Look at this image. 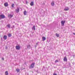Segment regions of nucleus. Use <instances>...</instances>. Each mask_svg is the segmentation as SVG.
I'll return each instance as SVG.
<instances>
[{
	"mask_svg": "<svg viewBox=\"0 0 75 75\" xmlns=\"http://www.w3.org/2000/svg\"><path fill=\"white\" fill-rule=\"evenodd\" d=\"M24 15H26V14H27V12L26 11H25L24 12Z\"/></svg>",
	"mask_w": 75,
	"mask_h": 75,
	"instance_id": "nucleus-16",
	"label": "nucleus"
},
{
	"mask_svg": "<svg viewBox=\"0 0 75 75\" xmlns=\"http://www.w3.org/2000/svg\"><path fill=\"white\" fill-rule=\"evenodd\" d=\"M4 40H7V36L4 35Z\"/></svg>",
	"mask_w": 75,
	"mask_h": 75,
	"instance_id": "nucleus-12",
	"label": "nucleus"
},
{
	"mask_svg": "<svg viewBox=\"0 0 75 75\" xmlns=\"http://www.w3.org/2000/svg\"><path fill=\"white\" fill-rule=\"evenodd\" d=\"M53 75H57V74H53Z\"/></svg>",
	"mask_w": 75,
	"mask_h": 75,
	"instance_id": "nucleus-28",
	"label": "nucleus"
},
{
	"mask_svg": "<svg viewBox=\"0 0 75 75\" xmlns=\"http://www.w3.org/2000/svg\"><path fill=\"white\" fill-rule=\"evenodd\" d=\"M14 4H13L11 5V7H12V8H14Z\"/></svg>",
	"mask_w": 75,
	"mask_h": 75,
	"instance_id": "nucleus-21",
	"label": "nucleus"
},
{
	"mask_svg": "<svg viewBox=\"0 0 75 75\" xmlns=\"http://www.w3.org/2000/svg\"><path fill=\"white\" fill-rule=\"evenodd\" d=\"M69 10V8H68V7H66L64 9V11H68Z\"/></svg>",
	"mask_w": 75,
	"mask_h": 75,
	"instance_id": "nucleus-3",
	"label": "nucleus"
},
{
	"mask_svg": "<svg viewBox=\"0 0 75 75\" xmlns=\"http://www.w3.org/2000/svg\"><path fill=\"white\" fill-rule=\"evenodd\" d=\"M0 18H5V16H4V15H1L0 16Z\"/></svg>",
	"mask_w": 75,
	"mask_h": 75,
	"instance_id": "nucleus-2",
	"label": "nucleus"
},
{
	"mask_svg": "<svg viewBox=\"0 0 75 75\" xmlns=\"http://www.w3.org/2000/svg\"><path fill=\"white\" fill-rule=\"evenodd\" d=\"M26 4H27V3H28V2L27 1H26Z\"/></svg>",
	"mask_w": 75,
	"mask_h": 75,
	"instance_id": "nucleus-27",
	"label": "nucleus"
},
{
	"mask_svg": "<svg viewBox=\"0 0 75 75\" xmlns=\"http://www.w3.org/2000/svg\"><path fill=\"white\" fill-rule=\"evenodd\" d=\"M58 61H59L58 60H56L55 61V63H57V62H58Z\"/></svg>",
	"mask_w": 75,
	"mask_h": 75,
	"instance_id": "nucleus-23",
	"label": "nucleus"
},
{
	"mask_svg": "<svg viewBox=\"0 0 75 75\" xmlns=\"http://www.w3.org/2000/svg\"><path fill=\"white\" fill-rule=\"evenodd\" d=\"M56 36H57V37H59V34H58L57 33L56 34Z\"/></svg>",
	"mask_w": 75,
	"mask_h": 75,
	"instance_id": "nucleus-19",
	"label": "nucleus"
},
{
	"mask_svg": "<svg viewBox=\"0 0 75 75\" xmlns=\"http://www.w3.org/2000/svg\"><path fill=\"white\" fill-rule=\"evenodd\" d=\"M8 36L9 37H10L11 36V34H9L8 35Z\"/></svg>",
	"mask_w": 75,
	"mask_h": 75,
	"instance_id": "nucleus-18",
	"label": "nucleus"
},
{
	"mask_svg": "<svg viewBox=\"0 0 75 75\" xmlns=\"http://www.w3.org/2000/svg\"><path fill=\"white\" fill-rule=\"evenodd\" d=\"M8 17L9 18H11V17H13V15L9 14L8 15Z\"/></svg>",
	"mask_w": 75,
	"mask_h": 75,
	"instance_id": "nucleus-7",
	"label": "nucleus"
},
{
	"mask_svg": "<svg viewBox=\"0 0 75 75\" xmlns=\"http://www.w3.org/2000/svg\"><path fill=\"white\" fill-rule=\"evenodd\" d=\"M73 34H74V35H75V33H74Z\"/></svg>",
	"mask_w": 75,
	"mask_h": 75,
	"instance_id": "nucleus-29",
	"label": "nucleus"
},
{
	"mask_svg": "<svg viewBox=\"0 0 75 75\" xmlns=\"http://www.w3.org/2000/svg\"><path fill=\"white\" fill-rule=\"evenodd\" d=\"M2 60H3V61L4 60V58L3 57L2 58Z\"/></svg>",
	"mask_w": 75,
	"mask_h": 75,
	"instance_id": "nucleus-26",
	"label": "nucleus"
},
{
	"mask_svg": "<svg viewBox=\"0 0 75 75\" xmlns=\"http://www.w3.org/2000/svg\"><path fill=\"white\" fill-rule=\"evenodd\" d=\"M65 21H62L61 22L62 25V26L64 25V24H65Z\"/></svg>",
	"mask_w": 75,
	"mask_h": 75,
	"instance_id": "nucleus-1",
	"label": "nucleus"
},
{
	"mask_svg": "<svg viewBox=\"0 0 75 75\" xmlns=\"http://www.w3.org/2000/svg\"><path fill=\"white\" fill-rule=\"evenodd\" d=\"M30 48V45H28L27 46V48Z\"/></svg>",
	"mask_w": 75,
	"mask_h": 75,
	"instance_id": "nucleus-22",
	"label": "nucleus"
},
{
	"mask_svg": "<svg viewBox=\"0 0 75 75\" xmlns=\"http://www.w3.org/2000/svg\"><path fill=\"white\" fill-rule=\"evenodd\" d=\"M42 41H45V40H46V38H45V37H42Z\"/></svg>",
	"mask_w": 75,
	"mask_h": 75,
	"instance_id": "nucleus-11",
	"label": "nucleus"
},
{
	"mask_svg": "<svg viewBox=\"0 0 75 75\" xmlns=\"http://www.w3.org/2000/svg\"><path fill=\"white\" fill-rule=\"evenodd\" d=\"M4 6H5V7H7L8 6V3H5L4 4Z\"/></svg>",
	"mask_w": 75,
	"mask_h": 75,
	"instance_id": "nucleus-10",
	"label": "nucleus"
},
{
	"mask_svg": "<svg viewBox=\"0 0 75 75\" xmlns=\"http://www.w3.org/2000/svg\"><path fill=\"white\" fill-rule=\"evenodd\" d=\"M14 25H13L12 26H11V28H14Z\"/></svg>",
	"mask_w": 75,
	"mask_h": 75,
	"instance_id": "nucleus-24",
	"label": "nucleus"
},
{
	"mask_svg": "<svg viewBox=\"0 0 75 75\" xmlns=\"http://www.w3.org/2000/svg\"><path fill=\"white\" fill-rule=\"evenodd\" d=\"M16 71L17 72H19V71H20V69H16Z\"/></svg>",
	"mask_w": 75,
	"mask_h": 75,
	"instance_id": "nucleus-20",
	"label": "nucleus"
},
{
	"mask_svg": "<svg viewBox=\"0 0 75 75\" xmlns=\"http://www.w3.org/2000/svg\"><path fill=\"white\" fill-rule=\"evenodd\" d=\"M5 75H8V71H6L5 72Z\"/></svg>",
	"mask_w": 75,
	"mask_h": 75,
	"instance_id": "nucleus-17",
	"label": "nucleus"
},
{
	"mask_svg": "<svg viewBox=\"0 0 75 75\" xmlns=\"http://www.w3.org/2000/svg\"><path fill=\"white\" fill-rule=\"evenodd\" d=\"M32 30H35V26H33L32 28Z\"/></svg>",
	"mask_w": 75,
	"mask_h": 75,
	"instance_id": "nucleus-13",
	"label": "nucleus"
},
{
	"mask_svg": "<svg viewBox=\"0 0 75 75\" xmlns=\"http://www.w3.org/2000/svg\"><path fill=\"white\" fill-rule=\"evenodd\" d=\"M34 65H35V63H33L30 66L31 68H34Z\"/></svg>",
	"mask_w": 75,
	"mask_h": 75,
	"instance_id": "nucleus-4",
	"label": "nucleus"
},
{
	"mask_svg": "<svg viewBox=\"0 0 75 75\" xmlns=\"http://www.w3.org/2000/svg\"><path fill=\"white\" fill-rule=\"evenodd\" d=\"M7 26L8 27V28H10L11 27V25H10V24H8L7 25Z\"/></svg>",
	"mask_w": 75,
	"mask_h": 75,
	"instance_id": "nucleus-8",
	"label": "nucleus"
},
{
	"mask_svg": "<svg viewBox=\"0 0 75 75\" xmlns=\"http://www.w3.org/2000/svg\"><path fill=\"white\" fill-rule=\"evenodd\" d=\"M20 48V46H16V49L17 50H19Z\"/></svg>",
	"mask_w": 75,
	"mask_h": 75,
	"instance_id": "nucleus-5",
	"label": "nucleus"
},
{
	"mask_svg": "<svg viewBox=\"0 0 75 75\" xmlns=\"http://www.w3.org/2000/svg\"><path fill=\"white\" fill-rule=\"evenodd\" d=\"M51 5L52 6H54V2H52L51 3Z\"/></svg>",
	"mask_w": 75,
	"mask_h": 75,
	"instance_id": "nucleus-15",
	"label": "nucleus"
},
{
	"mask_svg": "<svg viewBox=\"0 0 75 75\" xmlns=\"http://www.w3.org/2000/svg\"><path fill=\"white\" fill-rule=\"evenodd\" d=\"M19 11H20V9H19V8H17L16 9V13H18Z\"/></svg>",
	"mask_w": 75,
	"mask_h": 75,
	"instance_id": "nucleus-6",
	"label": "nucleus"
},
{
	"mask_svg": "<svg viewBox=\"0 0 75 75\" xmlns=\"http://www.w3.org/2000/svg\"><path fill=\"white\" fill-rule=\"evenodd\" d=\"M39 43H40V42H38L36 43V45H38Z\"/></svg>",
	"mask_w": 75,
	"mask_h": 75,
	"instance_id": "nucleus-25",
	"label": "nucleus"
},
{
	"mask_svg": "<svg viewBox=\"0 0 75 75\" xmlns=\"http://www.w3.org/2000/svg\"><path fill=\"white\" fill-rule=\"evenodd\" d=\"M64 61H67V57H64Z\"/></svg>",
	"mask_w": 75,
	"mask_h": 75,
	"instance_id": "nucleus-9",
	"label": "nucleus"
},
{
	"mask_svg": "<svg viewBox=\"0 0 75 75\" xmlns=\"http://www.w3.org/2000/svg\"><path fill=\"white\" fill-rule=\"evenodd\" d=\"M33 4H34V2H32L30 4V6H33Z\"/></svg>",
	"mask_w": 75,
	"mask_h": 75,
	"instance_id": "nucleus-14",
	"label": "nucleus"
}]
</instances>
